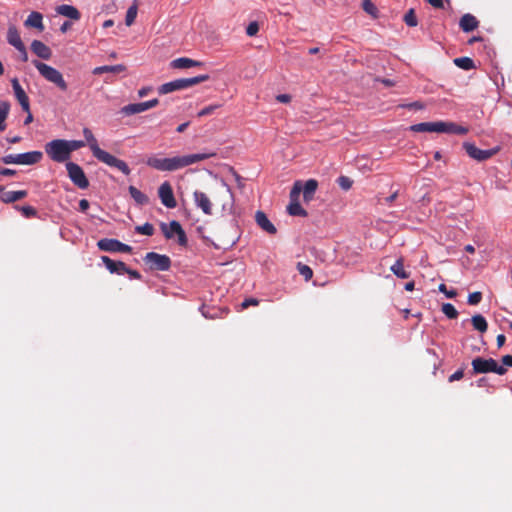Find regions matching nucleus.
Here are the masks:
<instances>
[{
	"label": "nucleus",
	"instance_id": "obj_1",
	"mask_svg": "<svg viewBox=\"0 0 512 512\" xmlns=\"http://www.w3.org/2000/svg\"><path fill=\"white\" fill-rule=\"evenodd\" d=\"M83 135L86 140L85 143H87V145L89 146L90 150L93 153V156L97 160L105 163L106 165H108L110 167L117 168L125 175L130 174L131 170L125 161L116 158L112 154L106 152L105 150H102L99 147L97 139L95 138V136L93 135L92 131L89 128L83 129Z\"/></svg>",
	"mask_w": 512,
	"mask_h": 512
},
{
	"label": "nucleus",
	"instance_id": "obj_2",
	"mask_svg": "<svg viewBox=\"0 0 512 512\" xmlns=\"http://www.w3.org/2000/svg\"><path fill=\"white\" fill-rule=\"evenodd\" d=\"M45 152L48 157L58 163L66 162L71 154L65 139H55L45 145Z\"/></svg>",
	"mask_w": 512,
	"mask_h": 512
},
{
	"label": "nucleus",
	"instance_id": "obj_3",
	"mask_svg": "<svg viewBox=\"0 0 512 512\" xmlns=\"http://www.w3.org/2000/svg\"><path fill=\"white\" fill-rule=\"evenodd\" d=\"M209 79V75H199L191 78H181L176 79L167 83L162 84L159 87L160 94H168L177 90H183L193 85L199 84L201 82L207 81Z\"/></svg>",
	"mask_w": 512,
	"mask_h": 512
},
{
	"label": "nucleus",
	"instance_id": "obj_4",
	"mask_svg": "<svg viewBox=\"0 0 512 512\" xmlns=\"http://www.w3.org/2000/svg\"><path fill=\"white\" fill-rule=\"evenodd\" d=\"M33 64L40 75L43 76L47 81L55 84L62 91L67 90V83L64 80L62 74L57 69L40 61H34Z\"/></svg>",
	"mask_w": 512,
	"mask_h": 512
},
{
	"label": "nucleus",
	"instance_id": "obj_5",
	"mask_svg": "<svg viewBox=\"0 0 512 512\" xmlns=\"http://www.w3.org/2000/svg\"><path fill=\"white\" fill-rule=\"evenodd\" d=\"M43 158L41 151H30L20 154H8L2 157L4 164H16V165H34L40 162Z\"/></svg>",
	"mask_w": 512,
	"mask_h": 512
},
{
	"label": "nucleus",
	"instance_id": "obj_6",
	"mask_svg": "<svg viewBox=\"0 0 512 512\" xmlns=\"http://www.w3.org/2000/svg\"><path fill=\"white\" fill-rule=\"evenodd\" d=\"M215 155L216 154L214 152H209L170 157L172 171H176L189 165L195 164L197 162L204 161L206 159L214 157Z\"/></svg>",
	"mask_w": 512,
	"mask_h": 512
},
{
	"label": "nucleus",
	"instance_id": "obj_7",
	"mask_svg": "<svg viewBox=\"0 0 512 512\" xmlns=\"http://www.w3.org/2000/svg\"><path fill=\"white\" fill-rule=\"evenodd\" d=\"M472 367L475 373L494 372L498 375H504L507 371L504 366L498 365V363L492 358L485 359L477 357L473 359Z\"/></svg>",
	"mask_w": 512,
	"mask_h": 512
},
{
	"label": "nucleus",
	"instance_id": "obj_8",
	"mask_svg": "<svg viewBox=\"0 0 512 512\" xmlns=\"http://www.w3.org/2000/svg\"><path fill=\"white\" fill-rule=\"evenodd\" d=\"M161 231L167 239H172L177 236V242L181 246H186L187 236L180 223L176 220L171 221L169 224L162 223Z\"/></svg>",
	"mask_w": 512,
	"mask_h": 512
},
{
	"label": "nucleus",
	"instance_id": "obj_9",
	"mask_svg": "<svg viewBox=\"0 0 512 512\" xmlns=\"http://www.w3.org/2000/svg\"><path fill=\"white\" fill-rule=\"evenodd\" d=\"M302 192L301 181H296L290 192V203L287 207L288 213L292 216H306L307 212L299 203V195Z\"/></svg>",
	"mask_w": 512,
	"mask_h": 512
},
{
	"label": "nucleus",
	"instance_id": "obj_10",
	"mask_svg": "<svg viewBox=\"0 0 512 512\" xmlns=\"http://www.w3.org/2000/svg\"><path fill=\"white\" fill-rule=\"evenodd\" d=\"M66 169L70 180L80 189H86L89 186V181L83 169L76 163L67 162Z\"/></svg>",
	"mask_w": 512,
	"mask_h": 512
},
{
	"label": "nucleus",
	"instance_id": "obj_11",
	"mask_svg": "<svg viewBox=\"0 0 512 512\" xmlns=\"http://www.w3.org/2000/svg\"><path fill=\"white\" fill-rule=\"evenodd\" d=\"M144 260L151 269L158 271H167L171 266V260L168 256L155 252L147 253Z\"/></svg>",
	"mask_w": 512,
	"mask_h": 512
},
{
	"label": "nucleus",
	"instance_id": "obj_12",
	"mask_svg": "<svg viewBox=\"0 0 512 512\" xmlns=\"http://www.w3.org/2000/svg\"><path fill=\"white\" fill-rule=\"evenodd\" d=\"M463 147L469 157L477 160V161H485L492 156H494L498 151L499 147H495L492 149L482 150L476 147L473 143L465 142Z\"/></svg>",
	"mask_w": 512,
	"mask_h": 512
},
{
	"label": "nucleus",
	"instance_id": "obj_13",
	"mask_svg": "<svg viewBox=\"0 0 512 512\" xmlns=\"http://www.w3.org/2000/svg\"><path fill=\"white\" fill-rule=\"evenodd\" d=\"M158 196L161 203L169 208L173 209L177 206L176 199L174 197L173 189L168 181L163 182L158 188Z\"/></svg>",
	"mask_w": 512,
	"mask_h": 512
},
{
	"label": "nucleus",
	"instance_id": "obj_14",
	"mask_svg": "<svg viewBox=\"0 0 512 512\" xmlns=\"http://www.w3.org/2000/svg\"><path fill=\"white\" fill-rule=\"evenodd\" d=\"M158 103H159L158 99H151V100L141 102V103L128 104L121 108V113L126 116L142 113L144 111H147V110L157 106Z\"/></svg>",
	"mask_w": 512,
	"mask_h": 512
},
{
	"label": "nucleus",
	"instance_id": "obj_15",
	"mask_svg": "<svg viewBox=\"0 0 512 512\" xmlns=\"http://www.w3.org/2000/svg\"><path fill=\"white\" fill-rule=\"evenodd\" d=\"M97 246L102 251L109 252H130L132 248L116 239L103 238L98 241Z\"/></svg>",
	"mask_w": 512,
	"mask_h": 512
},
{
	"label": "nucleus",
	"instance_id": "obj_16",
	"mask_svg": "<svg viewBox=\"0 0 512 512\" xmlns=\"http://www.w3.org/2000/svg\"><path fill=\"white\" fill-rule=\"evenodd\" d=\"M193 199L197 208H199L205 215L212 214V203L204 192L196 190L193 193Z\"/></svg>",
	"mask_w": 512,
	"mask_h": 512
},
{
	"label": "nucleus",
	"instance_id": "obj_17",
	"mask_svg": "<svg viewBox=\"0 0 512 512\" xmlns=\"http://www.w3.org/2000/svg\"><path fill=\"white\" fill-rule=\"evenodd\" d=\"M12 88L14 91V95L16 99L18 100L19 104L21 105L22 109L26 112H29L30 104H29V98L26 95L24 89L21 87L19 81L17 78H13L11 80Z\"/></svg>",
	"mask_w": 512,
	"mask_h": 512
},
{
	"label": "nucleus",
	"instance_id": "obj_18",
	"mask_svg": "<svg viewBox=\"0 0 512 512\" xmlns=\"http://www.w3.org/2000/svg\"><path fill=\"white\" fill-rule=\"evenodd\" d=\"M147 165L159 171H172L170 158L151 156L146 161Z\"/></svg>",
	"mask_w": 512,
	"mask_h": 512
},
{
	"label": "nucleus",
	"instance_id": "obj_19",
	"mask_svg": "<svg viewBox=\"0 0 512 512\" xmlns=\"http://www.w3.org/2000/svg\"><path fill=\"white\" fill-rule=\"evenodd\" d=\"M468 132L466 127L453 122L439 121V133L465 135Z\"/></svg>",
	"mask_w": 512,
	"mask_h": 512
},
{
	"label": "nucleus",
	"instance_id": "obj_20",
	"mask_svg": "<svg viewBox=\"0 0 512 512\" xmlns=\"http://www.w3.org/2000/svg\"><path fill=\"white\" fill-rule=\"evenodd\" d=\"M255 221L257 225L269 234H275L277 232L276 227L273 223L268 219L266 214L262 211H257L255 214Z\"/></svg>",
	"mask_w": 512,
	"mask_h": 512
},
{
	"label": "nucleus",
	"instance_id": "obj_21",
	"mask_svg": "<svg viewBox=\"0 0 512 512\" xmlns=\"http://www.w3.org/2000/svg\"><path fill=\"white\" fill-rule=\"evenodd\" d=\"M31 50L34 54H36L38 57L44 60L50 59L52 55L51 49L40 40L32 41Z\"/></svg>",
	"mask_w": 512,
	"mask_h": 512
},
{
	"label": "nucleus",
	"instance_id": "obj_22",
	"mask_svg": "<svg viewBox=\"0 0 512 512\" xmlns=\"http://www.w3.org/2000/svg\"><path fill=\"white\" fill-rule=\"evenodd\" d=\"M102 262L104 263L105 267L111 272L116 274H124L125 271H127V266L124 262L121 261H114L110 259L107 256L101 257Z\"/></svg>",
	"mask_w": 512,
	"mask_h": 512
},
{
	"label": "nucleus",
	"instance_id": "obj_23",
	"mask_svg": "<svg viewBox=\"0 0 512 512\" xmlns=\"http://www.w3.org/2000/svg\"><path fill=\"white\" fill-rule=\"evenodd\" d=\"M55 10H56L57 14L64 16L66 18L75 20V21L79 20L81 17L79 10L72 5H67V4L59 5L56 7Z\"/></svg>",
	"mask_w": 512,
	"mask_h": 512
},
{
	"label": "nucleus",
	"instance_id": "obj_24",
	"mask_svg": "<svg viewBox=\"0 0 512 512\" xmlns=\"http://www.w3.org/2000/svg\"><path fill=\"white\" fill-rule=\"evenodd\" d=\"M7 42L13 46L16 50L23 49V42L21 40L20 34L17 28L14 25L9 26L7 31Z\"/></svg>",
	"mask_w": 512,
	"mask_h": 512
},
{
	"label": "nucleus",
	"instance_id": "obj_25",
	"mask_svg": "<svg viewBox=\"0 0 512 512\" xmlns=\"http://www.w3.org/2000/svg\"><path fill=\"white\" fill-rule=\"evenodd\" d=\"M410 130L413 132L439 133V121L417 123L412 125Z\"/></svg>",
	"mask_w": 512,
	"mask_h": 512
},
{
	"label": "nucleus",
	"instance_id": "obj_26",
	"mask_svg": "<svg viewBox=\"0 0 512 512\" xmlns=\"http://www.w3.org/2000/svg\"><path fill=\"white\" fill-rule=\"evenodd\" d=\"M26 27H33L42 31L44 29L43 16L39 12H31L24 22Z\"/></svg>",
	"mask_w": 512,
	"mask_h": 512
},
{
	"label": "nucleus",
	"instance_id": "obj_27",
	"mask_svg": "<svg viewBox=\"0 0 512 512\" xmlns=\"http://www.w3.org/2000/svg\"><path fill=\"white\" fill-rule=\"evenodd\" d=\"M202 63L190 58L181 57L171 62V67L175 69H188L191 67L200 66Z\"/></svg>",
	"mask_w": 512,
	"mask_h": 512
},
{
	"label": "nucleus",
	"instance_id": "obj_28",
	"mask_svg": "<svg viewBox=\"0 0 512 512\" xmlns=\"http://www.w3.org/2000/svg\"><path fill=\"white\" fill-rule=\"evenodd\" d=\"M459 25L464 32H470L477 28L478 21L473 15L465 14L461 17Z\"/></svg>",
	"mask_w": 512,
	"mask_h": 512
},
{
	"label": "nucleus",
	"instance_id": "obj_29",
	"mask_svg": "<svg viewBox=\"0 0 512 512\" xmlns=\"http://www.w3.org/2000/svg\"><path fill=\"white\" fill-rule=\"evenodd\" d=\"M318 182L314 179H310L302 185L304 201L309 202L313 199L314 193L317 190Z\"/></svg>",
	"mask_w": 512,
	"mask_h": 512
},
{
	"label": "nucleus",
	"instance_id": "obj_30",
	"mask_svg": "<svg viewBox=\"0 0 512 512\" xmlns=\"http://www.w3.org/2000/svg\"><path fill=\"white\" fill-rule=\"evenodd\" d=\"M125 66L122 65V64H117V65H105V66H99V67H96L93 69V74L95 75H100V74H103V73H120V72H123L125 71Z\"/></svg>",
	"mask_w": 512,
	"mask_h": 512
},
{
	"label": "nucleus",
	"instance_id": "obj_31",
	"mask_svg": "<svg viewBox=\"0 0 512 512\" xmlns=\"http://www.w3.org/2000/svg\"><path fill=\"white\" fill-rule=\"evenodd\" d=\"M27 192L25 190L19 191H7L2 195V200L7 203H12L26 197Z\"/></svg>",
	"mask_w": 512,
	"mask_h": 512
},
{
	"label": "nucleus",
	"instance_id": "obj_32",
	"mask_svg": "<svg viewBox=\"0 0 512 512\" xmlns=\"http://www.w3.org/2000/svg\"><path fill=\"white\" fill-rule=\"evenodd\" d=\"M391 271L398 277V278H401V279H407L409 278V273L406 272V270L404 269V265H403V260L402 258L398 259L392 266H391Z\"/></svg>",
	"mask_w": 512,
	"mask_h": 512
},
{
	"label": "nucleus",
	"instance_id": "obj_33",
	"mask_svg": "<svg viewBox=\"0 0 512 512\" xmlns=\"http://www.w3.org/2000/svg\"><path fill=\"white\" fill-rule=\"evenodd\" d=\"M471 321L474 329L481 333L485 332L488 328L486 319L480 314L474 315Z\"/></svg>",
	"mask_w": 512,
	"mask_h": 512
},
{
	"label": "nucleus",
	"instance_id": "obj_34",
	"mask_svg": "<svg viewBox=\"0 0 512 512\" xmlns=\"http://www.w3.org/2000/svg\"><path fill=\"white\" fill-rule=\"evenodd\" d=\"M130 196L140 205L148 203V197L134 186L129 187Z\"/></svg>",
	"mask_w": 512,
	"mask_h": 512
},
{
	"label": "nucleus",
	"instance_id": "obj_35",
	"mask_svg": "<svg viewBox=\"0 0 512 512\" xmlns=\"http://www.w3.org/2000/svg\"><path fill=\"white\" fill-rule=\"evenodd\" d=\"M454 64L463 69V70H471L474 68V62L469 57H459L454 59Z\"/></svg>",
	"mask_w": 512,
	"mask_h": 512
},
{
	"label": "nucleus",
	"instance_id": "obj_36",
	"mask_svg": "<svg viewBox=\"0 0 512 512\" xmlns=\"http://www.w3.org/2000/svg\"><path fill=\"white\" fill-rule=\"evenodd\" d=\"M10 110V105L6 101H0V128H6V118Z\"/></svg>",
	"mask_w": 512,
	"mask_h": 512
},
{
	"label": "nucleus",
	"instance_id": "obj_37",
	"mask_svg": "<svg viewBox=\"0 0 512 512\" xmlns=\"http://www.w3.org/2000/svg\"><path fill=\"white\" fill-rule=\"evenodd\" d=\"M442 312L450 319H455L458 316V311L451 303H445L442 305Z\"/></svg>",
	"mask_w": 512,
	"mask_h": 512
},
{
	"label": "nucleus",
	"instance_id": "obj_38",
	"mask_svg": "<svg viewBox=\"0 0 512 512\" xmlns=\"http://www.w3.org/2000/svg\"><path fill=\"white\" fill-rule=\"evenodd\" d=\"M137 11H138V9H137L136 5H132L128 8L126 17H125V23L127 26H130L133 24V22L135 21L136 16H137Z\"/></svg>",
	"mask_w": 512,
	"mask_h": 512
},
{
	"label": "nucleus",
	"instance_id": "obj_39",
	"mask_svg": "<svg viewBox=\"0 0 512 512\" xmlns=\"http://www.w3.org/2000/svg\"><path fill=\"white\" fill-rule=\"evenodd\" d=\"M136 232L142 235L151 236L154 233V227L150 223H145L135 228Z\"/></svg>",
	"mask_w": 512,
	"mask_h": 512
},
{
	"label": "nucleus",
	"instance_id": "obj_40",
	"mask_svg": "<svg viewBox=\"0 0 512 512\" xmlns=\"http://www.w3.org/2000/svg\"><path fill=\"white\" fill-rule=\"evenodd\" d=\"M298 271L306 281L310 280L313 276L312 269L308 265L298 263Z\"/></svg>",
	"mask_w": 512,
	"mask_h": 512
},
{
	"label": "nucleus",
	"instance_id": "obj_41",
	"mask_svg": "<svg viewBox=\"0 0 512 512\" xmlns=\"http://www.w3.org/2000/svg\"><path fill=\"white\" fill-rule=\"evenodd\" d=\"M404 21L406 23V25L410 26V27H415L417 26L418 22H417V18H416V15L414 13V10L413 9H410L404 16Z\"/></svg>",
	"mask_w": 512,
	"mask_h": 512
},
{
	"label": "nucleus",
	"instance_id": "obj_42",
	"mask_svg": "<svg viewBox=\"0 0 512 512\" xmlns=\"http://www.w3.org/2000/svg\"><path fill=\"white\" fill-rule=\"evenodd\" d=\"M85 142L82 140H67V145L70 151V154L82 147L85 146Z\"/></svg>",
	"mask_w": 512,
	"mask_h": 512
},
{
	"label": "nucleus",
	"instance_id": "obj_43",
	"mask_svg": "<svg viewBox=\"0 0 512 512\" xmlns=\"http://www.w3.org/2000/svg\"><path fill=\"white\" fill-rule=\"evenodd\" d=\"M482 300V293L481 292H473L470 293L467 299V302L469 305H477Z\"/></svg>",
	"mask_w": 512,
	"mask_h": 512
},
{
	"label": "nucleus",
	"instance_id": "obj_44",
	"mask_svg": "<svg viewBox=\"0 0 512 512\" xmlns=\"http://www.w3.org/2000/svg\"><path fill=\"white\" fill-rule=\"evenodd\" d=\"M221 105L219 104H213V105H209L203 109H201L197 116L198 117H204V116H207V115H210L212 114L216 109H218Z\"/></svg>",
	"mask_w": 512,
	"mask_h": 512
},
{
	"label": "nucleus",
	"instance_id": "obj_45",
	"mask_svg": "<svg viewBox=\"0 0 512 512\" xmlns=\"http://www.w3.org/2000/svg\"><path fill=\"white\" fill-rule=\"evenodd\" d=\"M337 182L343 190H349L353 183L352 180L346 176H340Z\"/></svg>",
	"mask_w": 512,
	"mask_h": 512
},
{
	"label": "nucleus",
	"instance_id": "obj_46",
	"mask_svg": "<svg viewBox=\"0 0 512 512\" xmlns=\"http://www.w3.org/2000/svg\"><path fill=\"white\" fill-rule=\"evenodd\" d=\"M362 6H363L364 11L370 15H375L377 12L376 7L371 2V0H363Z\"/></svg>",
	"mask_w": 512,
	"mask_h": 512
},
{
	"label": "nucleus",
	"instance_id": "obj_47",
	"mask_svg": "<svg viewBox=\"0 0 512 512\" xmlns=\"http://www.w3.org/2000/svg\"><path fill=\"white\" fill-rule=\"evenodd\" d=\"M259 31V25L256 21L249 23L246 28V34L250 37L255 36Z\"/></svg>",
	"mask_w": 512,
	"mask_h": 512
},
{
	"label": "nucleus",
	"instance_id": "obj_48",
	"mask_svg": "<svg viewBox=\"0 0 512 512\" xmlns=\"http://www.w3.org/2000/svg\"><path fill=\"white\" fill-rule=\"evenodd\" d=\"M439 291L444 293L446 295L447 298H455L457 293L455 290H448L446 288V285L445 284H440L439 287H438Z\"/></svg>",
	"mask_w": 512,
	"mask_h": 512
},
{
	"label": "nucleus",
	"instance_id": "obj_49",
	"mask_svg": "<svg viewBox=\"0 0 512 512\" xmlns=\"http://www.w3.org/2000/svg\"><path fill=\"white\" fill-rule=\"evenodd\" d=\"M21 211L27 218L34 217L37 214V211L32 206H23L21 207Z\"/></svg>",
	"mask_w": 512,
	"mask_h": 512
},
{
	"label": "nucleus",
	"instance_id": "obj_50",
	"mask_svg": "<svg viewBox=\"0 0 512 512\" xmlns=\"http://www.w3.org/2000/svg\"><path fill=\"white\" fill-rule=\"evenodd\" d=\"M259 303V301L255 298H248V299H245L242 304H241V307L242 309H246L248 308L249 306H257Z\"/></svg>",
	"mask_w": 512,
	"mask_h": 512
},
{
	"label": "nucleus",
	"instance_id": "obj_51",
	"mask_svg": "<svg viewBox=\"0 0 512 512\" xmlns=\"http://www.w3.org/2000/svg\"><path fill=\"white\" fill-rule=\"evenodd\" d=\"M463 375L464 373L462 370H457L456 372L449 376V382L458 381L463 378Z\"/></svg>",
	"mask_w": 512,
	"mask_h": 512
},
{
	"label": "nucleus",
	"instance_id": "obj_52",
	"mask_svg": "<svg viewBox=\"0 0 512 512\" xmlns=\"http://www.w3.org/2000/svg\"><path fill=\"white\" fill-rule=\"evenodd\" d=\"M276 99L280 103H289L291 100V96L288 94H279V95H277Z\"/></svg>",
	"mask_w": 512,
	"mask_h": 512
},
{
	"label": "nucleus",
	"instance_id": "obj_53",
	"mask_svg": "<svg viewBox=\"0 0 512 512\" xmlns=\"http://www.w3.org/2000/svg\"><path fill=\"white\" fill-rule=\"evenodd\" d=\"M89 206H90V204H89L88 200H86V199L80 200L79 208L82 212H86L88 210Z\"/></svg>",
	"mask_w": 512,
	"mask_h": 512
},
{
	"label": "nucleus",
	"instance_id": "obj_54",
	"mask_svg": "<svg viewBox=\"0 0 512 512\" xmlns=\"http://www.w3.org/2000/svg\"><path fill=\"white\" fill-rule=\"evenodd\" d=\"M125 273H127L133 279H140L141 278V275H140V273L138 271L131 270L128 267H127V271H125Z\"/></svg>",
	"mask_w": 512,
	"mask_h": 512
},
{
	"label": "nucleus",
	"instance_id": "obj_55",
	"mask_svg": "<svg viewBox=\"0 0 512 512\" xmlns=\"http://www.w3.org/2000/svg\"><path fill=\"white\" fill-rule=\"evenodd\" d=\"M502 363L504 366L512 367V356L511 355H505L502 358Z\"/></svg>",
	"mask_w": 512,
	"mask_h": 512
},
{
	"label": "nucleus",
	"instance_id": "obj_56",
	"mask_svg": "<svg viewBox=\"0 0 512 512\" xmlns=\"http://www.w3.org/2000/svg\"><path fill=\"white\" fill-rule=\"evenodd\" d=\"M427 2L435 8H442L443 1L442 0H427Z\"/></svg>",
	"mask_w": 512,
	"mask_h": 512
},
{
	"label": "nucleus",
	"instance_id": "obj_57",
	"mask_svg": "<svg viewBox=\"0 0 512 512\" xmlns=\"http://www.w3.org/2000/svg\"><path fill=\"white\" fill-rule=\"evenodd\" d=\"M20 55H21V59L26 62L28 60V54H27V50H26V47L25 45H23V49L22 50H17Z\"/></svg>",
	"mask_w": 512,
	"mask_h": 512
},
{
	"label": "nucleus",
	"instance_id": "obj_58",
	"mask_svg": "<svg viewBox=\"0 0 512 512\" xmlns=\"http://www.w3.org/2000/svg\"><path fill=\"white\" fill-rule=\"evenodd\" d=\"M0 174L4 176H12L15 174V171L8 168H3L0 170Z\"/></svg>",
	"mask_w": 512,
	"mask_h": 512
},
{
	"label": "nucleus",
	"instance_id": "obj_59",
	"mask_svg": "<svg viewBox=\"0 0 512 512\" xmlns=\"http://www.w3.org/2000/svg\"><path fill=\"white\" fill-rule=\"evenodd\" d=\"M189 124H190L189 122H185V123L180 124V125L176 128V131H177L178 133H182V132H184V131H185V129L189 126Z\"/></svg>",
	"mask_w": 512,
	"mask_h": 512
},
{
	"label": "nucleus",
	"instance_id": "obj_60",
	"mask_svg": "<svg viewBox=\"0 0 512 512\" xmlns=\"http://www.w3.org/2000/svg\"><path fill=\"white\" fill-rule=\"evenodd\" d=\"M506 337L503 334H499L497 336V345L498 347H501L505 343Z\"/></svg>",
	"mask_w": 512,
	"mask_h": 512
},
{
	"label": "nucleus",
	"instance_id": "obj_61",
	"mask_svg": "<svg viewBox=\"0 0 512 512\" xmlns=\"http://www.w3.org/2000/svg\"><path fill=\"white\" fill-rule=\"evenodd\" d=\"M70 26L71 24L69 22H64L60 27V31L65 33L70 28Z\"/></svg>",
	"mask_w": 512,
	"mask_h": 512
},
{
	"label": "nucleus",
	"instance_id": "obj_62",
	"mask_svg": "<svg viewBox=\"0 0 512 512\" xmlns=\"http://www.w3.org/2000/svg\"><path fill=\"white\" fill-rule=\"evenodd\" d=\"M464 250L470 254H473L475 252V248L473 245L468 244L464 247Z\"/></svg>",
	"mask_w": 512,
	"mask_h": 512
},
{
	"label": "nucleus",
	"instance_id": "obj_63",
	"mask_svg": "<svg viewBox=\"0 0 512 512\" xmlns=\"http://www.w3.org/2000/svg\"><path fill=\"white\" fill-rule=\"evenodd\" d=\"M413 289H414V282H413V281H411V282H407V283L405 284V290H407V291H412Z\"/></svg>",
	"mask_w": 512,
	"mask_h": 512
},
{
	"label": "nucleus",
	"instance_id": "obj_64",
	"mask_svg": "<svg viewBox=\"0 0 512 512\" xmlns=\"http://www.w3.org/2000/svg\"><path fill=\"white\" fill-rule=\"evenodd\" d=\"M113 24H114L113 20L108 19V20L104 21V23H103V27H104V28H109V27H112V26H113Z\"/></svg>",
	"mask_w": 512,
	"mask_h": 512
}]
</instances>
